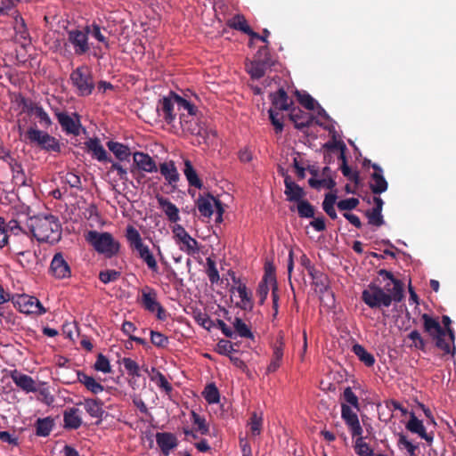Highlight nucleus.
<instances>
[{
    "instance_id": "4",
    "label": "nucleus",
    "mask_w": 456,
    "mask_h": 456,
    "mask_svg": "<svg viewBox=\"0 0 456 456\" xmlns=\"http://www.w3.org/2000/svg\"><path fill=\"white\" fill-rule=\"evenodd\" d=\"M125 237L131 250L137 253L138 257L146 264L147 267L152 273H158L159 265L157 260L149 246L143 242L138 230L133 225H127L126 228Z\"/></svg>"
},
{
    "instance_id": "25",
    "label": "nucleus",
    "mask_w": 456,
    "mask_h": 456,
    "mask_svg": "<svg viewBox=\"0 0 456 456\" xmlns=\"http://www.w3.org/2000/svg\"><path fill=\"white\" fill-rule=\"evenodd\" d=\"M55 116L63 131L67 134L77 135L79 134V120H74L69 114L61 111H55Z\"/></svg>"
},
{
    "instance_id": "16",
    "label": "nucleus",
    "mask_w": 456,
    "mask_h": 456,
    "mask_svg": "<svg viewBox=\"0 0 456 456\" xmlns=\"http://www.w3.org/2000/svg\"><path fill=\"white\" fill-rule=\"evenodd\" d=\"M17 304L21 313L42 314L46 312L40 301L34 297L23 295L18 298Z\"/></svg>"
},
{
    "instance_id": "60",
    "label": "nucleus",
    "mask_w": 456,
    "mask_h": 456,
    "mask_svg": "<svg viewBox=\"0 0 456 456\" xmlns=\"http://www.w3.org/2000/svg\"><path fill=\"white\" fill-rule=\"evenodd\" d=\"M195 321L198 324H200L204 329L210 330L213 327L216 326V323L206 313H198L195 315Z\"/></svg>"
},
{
    "instance_id": "63",
    "label": "nucleus",
    "mask_w": 456,
    "mask_h": 456,
    "mask_svg": "<svg viewBox=\"0 0 456 456\" xmlns=\"http://www.w3.org/2000/svg\"><path fill=\"white\" fill-rule=\"evenodd\" d=\"M120 276V273L116 270H104L100 272L99 280L104 283H110L117 281Z\"/></svg>"
},
{
    "instance_id": "11",
    "label": "nucleus",
    "mask_w": 456,
    "mask_h": 456,
    "mask_svg": "<svg viewBox=\"0 0 456 456\" xmlns=\"http://www.w3.org/2000/svg\"><path fill=\"white\" fill-rule=\"evenodd\" d=\"M67 42L72 46L74 53L77 56L84 55L90 49L88 35L85 28L68 30Z\"/></svg>"
},
{
    "instance_id": "12",
    "label": "nucleus",
    "mask_w": 456,
    "mask_h": 456,
    "mask_svg": "<svg viewBox=\"0 0 456 456\" xmlns=\"http://www.w3.org/2000/svg\"><path fill=\"white\" fill-rule=\"evenodd\" d=\"M284 347V335L281 331L279 332L275 342L272 346L273 354L270 363L266 369V374L273 373L281 367L283 359Z\"/></svg>"
},
{
    "instance_id": "39",
    "label": "nucleus",
    "mask_w": 456,
    "mask_h": 456,
    "mask_svg": "<svg viewBox=\"0 0 456 456\" xmlns=\"http://www.w3.org/2000/svg\"><path fill=\"white\" fill-rule=\"evenodd\" d=\"M53 428V420L47 417L38 419L36 422V434L39 436H47Z\"/></svg>"
},
{
    "instance_id": "19",
    "label": "nucleus",
    "mask_w": 456,
    "mask_h": 456,
    "mask_svg": "<svg viewBox=\"0 0 456 456\" xmlns=\"http://www.w3.org/2000/svg\"><path fill=\"white\" fill-rule=\"evenodd\" d=\"M221 202L218 199L215 198L210 193L206 195H200L196 200L197 208L201 216L211 217L216 208V203Z\"/></svg>"
},
{
    "instance_id": "6",
    "label": "nucleus",
    "mask_w": 456,
    "mask_h": 456,
    "mask_svg": "<svg viewBox=\"0 0 456 456\" xmlns=\"http://www.w3.org/2000/svg\"><path fill=\"white\" fill-rule=\"evenodd\" d=\"M25 139L41 150L52 152L61 151L60 142L48 133L39 130L37 126H32L26 131Z\"/></svg>"
},
{
    "instance_id": "1",
    "label": "nucleus",
    "mask_w": 456,
    "mask_h": 456,
    "mask_svg": "<svg viewBox=\"0 0 456 456\" xmlns=\"http://www.w3.org/2000/svg\"><path fill=\"white\" fill-rule=\"evenodd\" d=\"M421 319L423 320L424 331L435 341L436 346L443 351L444 354L453 355L456 350L454 345L455 332L451 327V318L447 315H443L442 323L444 328L428 314H423Z\"/></svg>"
},
{
    "instance_id": "61",
    "label": "nucleus",
    "mask_w": 456,
    "mask_h": 456,
    "mask_svg": "<svg viewBox=\"0 0 456 456\" xmlns=\"http://www.w3.org/2000/svg\"><path fill=\"white\" fill-rule=\"evenodd\" d=\"M360 201L357 198H349L341 200L337 203V207L341 211H350L359 205Z\"/></svg>"
},
{
    "instance_id": "28",
    "label": "nucleus",
    "mask_w": 456,
    "mask_h": 456,
    "mask_svg": "<svg viewBox=\"0 0 456 456\" xmlns=\"http://www.w3.org/2000/svg\"><path fill=\"white\" fill-rule=\"evenodd\" d=\"M270 98L276 110H288L293 103L283 88H280L277 92L271 94Z\"/></svg>"
},
{
    "instance_id": "56",
    "label": "nucleus",
    "mask_w": 456,
    "mask_h": 456,
    "mask_svg": "<svg viewBox=\"0 0 456 456\" xmlns=\"http://www.w3.org/2000/svg\"><path fill=\"white\" fill-rule=\"evenodd\" d=\"M122 362L129 376L139 377L141 375L140 367L135 361L131 358L125 357L122 359Z\"/></svg>"
},
{
    "instance_id": "8",
    "label": "nucleus",
    "mask_w": 456,
    "mask_h": 456,
    "mask_svg": "<svg viewBox=\"0 0 456 456\" xmlns=\"http://www.w3.org/2000/svg\"><path fill=\"white\" fill-rule=\"evenodd\" d=\"M139 303L146 311L150 313L157 312V318L159 320L164 321L166 319V310L158 301V294L153 288L145 286L141 290Z\"/></svg>"
},
{
    "instance_id": "7",
    "label": "nucleus",
    "mask_w": 456,
    "mask_h": 456,
    "mask_svg": "<svg viewBox=\"0 0 456 456\" xmlns=\"http://www.w3.org/2000/svg\"><path fill=\"white\" fill-rule=\"evenodd\" d=\"M70 80L80 96H88L94 89L91 71L86 66H80L74 69L70 74Z\"/></svg>"
},
{
    "instance_id": "59",
    "label": "nucleus",
    "mask_w": 456,
    "mask_h": 456,
    "mask_svg": "<svg viewBox=\"0 0 456 456\" xmlns=\"http://www.w3.org/2000/svg\"><path fill=\"white\" fill-rule=\"evenodd\" d=\"M341 417L346 425L359 419L357 414L346 403L341 404Z\"/></svg>"
},
{
    "instance_id": "15",
    "label": "nucleus",
    "mask_w": 456,
    "mask_h": 456,
    "mask_svg": "<svg viewBox=\"0 0 456 456\" xmlns=\"http://www.w3.org/2000/svg\"><path fill=\"white\" fill-rule=\"evenodd\" d=\"M156 443L164 456H168L172 450L177 447L178 440L175 435L170 432H158L155 435Z\"/></svg>"
},
{
    "instance_id": "20",
    "label": "nucleus",
    "mask_w": 456,
    "mask_h": 456,
    "mask_svg": "<svg viewBox=\"0 0 456 456\" xmlns=\"http://www.w3.org/2000/svg\"><path fill=\"white\" fill-rule=\"evenodd\" d=\"M230 274L232 275L233 282L238 284L237 288L232 289V291L236 289L239 297H240V303L238 304V305L243 310H251L253 308L251 293L248 291L246 285L240 281L233 272H232Z\"/></svg>"
},
{
    "instance_id": "58",
    "label": "nucleus",
    "mask_w": 456,
    "mask_h": 456,
    "mask_svg": "<svg viewBox=\"0 0 456 456\" xmlns=\"http://www.w3.org/2000/svg\"><path fill=\"white\" fill-rule=\"evenodd\" d=\"M366 216L368 218L369 224L371 225L379 227L384 224V218L381 211L372 208L371 210H368L366 212Z\"/></svg>"
},
{
    "instance_id": "44",
    "label": "nucleus",
    "mask_w": 456,
    "mask_h": 456,
    "mask_svg": "<svg viewBox=\"0 0 456 456\" xmlns=\"http://www.w3.org/2000/svg\"><path fill=\"white\" fill-rule=\"evenodd\" d=\"M202 394L209 404L217 403L220 400L219 390L214 383L207 385Z\"/></svg>"
},
{
    "instance_id": "33",
    "label": "nucleus",
    "mask_w": 456,
    "mask_h": 456,
    "mask_svg": "<svg viewBox=\"0 0 456 456\" xmlns=\"http://www.w3.org/2000/svg\"><path fill=\"white\" fill-rule=\"evenodd\" d=\"M159 171L170 185H175L179 181V174L173 161L161 163Z\"/></svg>"
},
{
    "instance_id": "52",
    "label": "nucleus",
    "mask_w": 456,
    "mask_h": 456,
    "mask_svg": "<svg viewBox=\"0 0 456 456\" xmlns=\"http://www.w3.org/2000/svg\"><path fill=\"white\" fill-rule=\"evenodd\" d=\"M354 450L359 456H373V451L368 444L363 442L362 437H358L355 441Z\"/></svg>"
},
{
    "instance_id": "41",
    "label": "nucleus",
    "mask_w": 456,
    "mask_h": 456,
    "mask_svg": "<svg viewBox=\"0 0 456 456\" xmlns=\"http://www.w3.org/2000/svg\"><path fill=\"white\" fill-rule=\"evenodd\" d=\"M174 98L175 101H176L178 110L187 111V114H185L186 117H196L198 110L194 104L181 97L180 95H175Z\"/></svg>"
},
{
    "instance_id": "26",
    "label": "nucleus",
    "mask_w": 456,
    "mask_h": 456,
    "mask_svg": "<svg viewBox=\"0 0 456 456\" xmlns=\"http://www.w3.org/2000/svg\"><path fill=\"white\" fill-rule=\"evenodd\" d=\"M269 62H265L261 59H254L246 63V69L252 79H259L265 75L267 69H271Z\"/></svg>"
},
{
    "instance_id": "50",
    "label": "nucleus",
    "mask_w": 456,
    "mask_h": 456,
    "mask_svg": "<svg viewBox=\"0 0 456 456\" xmlns=\"http://www.w3.org/2000/svg\"><path fill=\"white\" fill-rule=\"evenodd\" d=\"M308 274L311 276L314 285L320 287L321 289H327L328 278L323 273L314 268L312 272L308 273Z\"/></svg>"
},
{
    "instance_id": "13",
    "label": "nucleus",
    "mask_w": 456,
    "mask_h": 456,
    "mask_svg": "<svg viewBox=\"0 0 456 456\" xmlns=\"http://www.w3.org/2000/svg\"><path fill=\"white\" fill-rule=\"evenodd\" d=\"M175 95L177 94L171 92L168 96L160 99L157 105V111L168 125L172 124L175 119L174 109L175 105H176V101H175Z\"/></svg>"
},
{
    "instance_id": "53",
    "label": "nucleus",
    "mask_w": 456,
    "mask_h": 456,
    "mask_svg": "<svg viewBox=\"0 0 456 456\" xmlns=\"http://www.w3.org/2000/svg\"><path fill=\"white\" fill-rule=\"evenodd\" d=\"M229 26L244 33L250 31V27L248 25L246 19L242 15L234 16L229 22Z\"/></svg>"
},
{
    "instance_id": "46",
    "label": "nucleus",
    "mask_w": 456,
    "mask_h": 456,
    "mask_svg": "<svg viewBox=\"0 0 456 456\" xmlns=\"http://www.w3.org/2000/svg\"><path fill=\"white\" fill-rule=\"evenodd\" d=\"M12 172V179L17 185L25 186L27 184V179L21 165L18 162H14L11 165Z\"/></svg>"
},
{
    "instance_id": "9",
    "label": "nucleus",
    "mask_w": 456,
    "mask_h": 456,
    "mask_svg": "<svg viewBox=\"0 0 456 456\" xmlns=\"http://www.w3.org/2000/svg\"><path fill=\"white\" fill-rule=\"evenodd\" d=\"M180 124L183 131L190 132L202 138L207 142L210 137H216V132L208 128L205 125L200 123L196 117H186L184 113L180 114Z\"/></svg>"
},
{
    "instance_id": "21",
    "label": "nucleus",
    "mask_w": 456,
    "mask_h": 456,
    "mask_svg": "<svg viewBox=\"0 0 456 456\" xmlns=\"http://www.w3.org/2000/svg\"><path fill=\"white\" fill-rule=\"evenodd\" d=\"M85 144L87 151L91 152L94 159L101 162H112V159L108 156L98 138H90Z\"/></svg>"
},
{
    "instance_id": "10",
    "label": "nucleus",
    "mask_w": 456,
    "mask_h": 456,
    "mask_svg": "<svg viewBox=\"0 0 456 456\" xmlns=\"http://www.w3.org/2000/svg\"><path fill=\"white\" fill-rule=\"evenodd\" d=\"M277 284L276 275H275V268L270 263H266L265 265V273L258 284V288L256 289V295L259 297V304L264 305L270 289L273 291V288Z\"/></svg>"
},
{
    "instance_id": "49",
    "label": "nucleus",
    "mask_w": 456,
    "mask_h": 456,
    "mask_svg": "<svg viewBox=\"0 0 456 456\" xmlns=\"http://www.w3.org/2000/svg\"><path fill=\"white\" fill-rule=\"evenodd\" d=\"M13 28L15 30L16 35H19L20 38L25 40L28 38L29 34L25 24V20L21 16L18 14L14 18Z\"/></svg>"
},
{
    "instance_id": "37",
    "label": "nucleus",
    "mask_w": 456,
    "mask_h": 456,
    "mask_svg": "<svg viewBox=\"0 0 456 456\" xmlns=\"http://www.w3.org/2000/svg\"><path fill=\"white\" fill-rule=\"evenodd\" d=\"M86 33L88 36L93 37L95 38L98 42L103 44L105 48H110V42L107 37L103 34V31H106L105 28H102L100 27L99 24L94 22L90 25H86L85 27Z\"/></svg>"
},
{
    "instance_id": "2",
    "label": "nucleus",
    "mask_w": 456,
    "mask_h": 456,
    "mask_svg": "<svg viewBox=\"0 0 456 456\" xmlns=\"http://www.w3.org/2000/svg\"><path fill=\"white\" fill-rule=\"evenodd\" d=\"M403 298L404 293H402L398 283L395 284V288H390L389 283L382 288L374 281L362 292V302L371 309L388 308L393 303H400Z\"/></svg>"
},
{
    "instance_id": "32",
    "label": "nucleus",
    "mask_w": 456,
    "mask_h": 456,
    "mask_svg": "<svg viewBox=\"0 0 456 456\" xmlns=\"http://www.w3.org/2000/svg\"><path fill=\"white\" fill-rule=\"evenodd\" d=\"M107 147L119 161H130L131 151L128 146L118 142L109 141Z\"/></svg>"
},
{
    "instance_id": "3",
    "label": "nucleus",
    "mask_w": 456,
    "mask_h": 456,
    "mask_svg": "<svg viewBox=\"0 0 456 456\" xmlns=\"http://www.w3.org/2000/svg\"><path fill=\"white\" fill-rule=\"evenodd\" d=\"M26 227L38 241L54 243L61 237V226L53 215L37 216L27 220Z\"/></svg>"
},
{
    "instance_id": "42",
    "label": "nucleus",
    "mask_w": 456,
    "mask_h": 456,
    "mask_svg": "<svg viewBox=\"0 0 456 456\" xmlns=\"http://www.w3.org/2000/svg\"><path fill=\"white\" fill-rule=\"evenodd\" d=\"M337 200V195L334 193H327L322 202V208L325 213L333 220L338 218L334 205Z\"/></svg>"
},
{
    "instance_id": "18",
    "label": "nucleus",
    "mask_w": 456,
    "mask_h": 456,
    "mask_svg": "<svg viewBox=\"0 0 456 456\" xmlns=\"http://www.w3.org/2000/svg\"><path fill=\"white\" fill-rule=\"evenodd\" d=\"M286 199L290 202H299L304 200L305 192L302 187L292 181L289 175H284Z\"/></svg>"
},
{
    "instance_id": "14",
    "label": "nucleus",
    "mask_w": 456,
    "mask_h": 456,
    "mask_svg": "<svg viewBox=\"0 0 456 456\" xmlns=\"http://www.w3.org/2000/svg\"><path fill=\"white\" fill-rule=\"evenodd\" d=\"M50 272L57 279H65L70 277V267L67 261L64 259L63 254L61 252L54 254L50 265Z\"/></svg>"
},
{
    "instance_id": "43",
    "label": "nucleus",
    "mask_w": 456,
    "mask_h": 456,
    "mask_svg": "<svg viewBox=\"0 0 456 456\" xmlns=\"http://www.w3.org/2000/svg\"><path fill=\"white\" fill-rule=\"evenodd\" d=\"M180 242L183 244V246L180 247V249L186 252L190 256L198 253L200 250L198 241L190 234H183V240Z\"/></svg>"
},
{
    "instance_id": "47",
    "label": "nucleus",
    "mask_w": 456,
    "mask_h": 456,
    "mask_svg": "<svg viewBox=\"0 0 456 456\" xmlns=\"http://www.w3.org/2000/svg\"><path fill=\"white\" fill-rule=\"evenodd\" d=\"M297 209L298 216L302 218H313L314 216V206L305 200L297 202Z\"/></svg>"
},
{
    "instance_id": "40",
    "label": "nucleus",
    "mask_w": 456,
    "mask_h": 456,
    "mask_svg": "<svg viewBox=\"0 0 456 456\" xmlns=\"http://www.w3.org/2000/svg\"><path fill=\"white\" fill-rule=\"evenodd\" d=\"M1 229L4 231V233L8 238V232L10 231L14 235L23 233L27 239H29L28 232L20 225V222L16 219H12L8 223L4 221V227Z\"/></svg>"
},
{
    "instance_id": "35",
    "label": "nucleus",
    "mask_w": 456,
    "mask_h": 456,
    "mask_svg": "<svg viewBox=\"0 0 456 456\" xmlns=\"http://www.w3.org/2000/svg\"><path fill=\"white\" fill-rule=\"evenodd\" d=\"M83 404L85 410L91 417L102 419L104 410L103 402L101 399H85Z\"/></svg>"
},
{
    "instance_id": "45",
    "label": "nucleus",
    "mask_w": 456,
    "mask_h": 456,
    "mask_svg": "<svg viewBox=\"0 0 456 456\" xmlns=\"http://www.w3.org/2000/svg\"><path fill=\"white\" fill-rule=\"evenodd\" d=\"M248 426L252 436H259L263 428L262 414L258 415L256 411L252 412L248 421Z\"/></svg>"
},
{
    "instance_id": "31",
    "label": "nucleus",
    "mask_w": 456,
    "mask_h": 456,
    "mask_svg": "<svg viewBox=\"0 0 456 456\" xmlns=\"http://www.w3.org/2000/svg\"><path fill=\"white\" fill-rule=\"evenodd\" d=\"M406 428L415 434H418L421 438L427 442L433 441V436L426 432V428L421 420H419L414 413L411 414V418L406 424Z\"/></svg>"
},
{
    "instance_id": "24",
    "label": "nucleus",
    "mask_w": 456,
    "mask_h": 456,
    "mask_svg": "<svg viewBox=\"0 0 456 456\" xmlns=\"http://www.w3.org/2000/svg\"><path fill=\"white\" fill-rule=\"evenodd\" d=\"M13 383L26 393H34L37 391L36 381L28 375L14 371L12 374Z\"/></svg>"
},
{
    "instance_id": "36",
    "label": "nucleus",
    "mask_w": 456,
    "mask_h": 456,
    "mask_svg": "<svg viewBox=\"0 0 456 456\" xmlns=\"http://www.w3.org/2000/svg\"><path fill=\"white\" fill-rule=\"evenodd\" d=\"M183 174L190 186H193L198 189H201L203 187L202 181L200 179L195 168L189 159L184 160Z\"/></svg>"
},
{
    "instance_id": "29",
    "label": "nucleus",
    "mask_w": 456,
    "mask_h": 456,
    "mask_svg": "<svg viewBox=\"0 0 456 456\" xmlns=\"http://www.w3.org/2000/svg\"><path fill=\"white\" fill-rule=\"evenodd\" d=\"M79 413V409L75 407L66 410L63 413L64 428L74 430L79 428L82 425V419Z\"/></svg>"
},
{
    "instance_id": "5",
    "label": "nucleus",
    "mask_w": 456,
    "mask_h": 456,
    "mask_svg": "<svg viewBox=\"0 0 456 456\" xmlns=\"http://www.w3.org/2000/svg\"><path fill=\"white\" fill-rule=\"evenodd\" d=\"M86 240L94 247L95 251L104 255L107 258L117 256L120 250L119 241L107 232L90 231L86 235Z\"/></svg>"
},
{
    "instance_id": "62",
    "label": "nucleus",
    "mask_w": 456,
    "mask_h": 456,
    "mask_svg": "<svg viewBox=\"0 0 456 456\" xmlns=\"http://www.w3.org/2000/svg\"><path fill=\"white\" fill-rule=\"evenodd\" d=\"M340 170L345 177H346L349 181L358 184L360 182V175L358 171H352L348 167L347 163H342L340 166Z\"/></svg>"
},
{
    "instance_id": "34",
    "label": "nucleus",
    "mask_w": 456,
    "mask_h": 456,
    "mask_svg": "<svg viewBox=\"0 0 456 456\" xmlns=\"http://www.w3.org/2000/svg\"><path fill=\"white\" fill-rule=\"evenodd\" d=\"M77 375L78 382L83 384L91 393L97 395L104 390V387L100 382H97L93 377L88 376L80 370L77 371Z\"/></svg>"
},
{
    "instance_id": "22",
    "label": "nucleus",
    "mask_w": 456,
    "mask_h": 456,
    "mask_svg": "<svg viewBox=\"0 0 456 456\" xmlns=\"http://www.w3.org/2000/svg\"><path fill=\"white\" fill-rule=\"evenodd\" d=\"M289 119L294 123L297 129L302 130L305 127H309L314 120V117L302 110L299 108H292L289 112Z\"/></svg>"
},
{
    "instance_id": "17",
    "label": "nucleus",
    "mask_w": 456,
    "mask_h": 456,
    "mask_svg": "<svg viewBox=\"0 0 456 456\" xmlns=\"http://www.w3.org/2000/svg\"><path fill=\"white\" fill-rule=\"evenodd\" d=\"M134 165L132 167L146 173H155L158 167L155 160L147 153L136 151L133 154Z\"/></svg>"
},
{
    "instance_id": "54",
    "label": "nucleus",
    "mask_w": 456,
    "mask_h": 456,
    "mask_svg": "<svg viewBox=\"0 0 456 456\" xmlns=\"http://www.w3.org/2000/svg\"><path fill=\"white\" fill-rule=\"evenodd\" d=\"M235 331L241 337L250 338H253V334L248 325L240 319L235 318L233 322Z\"/></svg>"
},
{
    "instance_id": "57",
    "label": "nucleus",
    "mask_w": 456,
    "mask_h": 456,
    "mask_svg": "<svg viewBox=\"0 0 456 456\" xmlns=\"http://www.w3.org/2000/svg\"><path fill=\"white\" fill-rule=\"evenodd\" d=\"M191 419L193 424L197 426V431H199L201 435H207L208 433L209 428L208 425L206 423L205 418L192 411Z\"/></svg>"
},
{
    "instance_id": "23",
    "label": "nucleus",
    "mask_w": 456,
    "mask_h": 456,
    "mask_svg": "<svg viewBox=\"0 0 456 456\" xmlns=\"http://www.w3.org/2000/svg\"><path fill=\"white\" fill-rule=\"evenodd\" d=\"M374 169L371 175L372 183L370 184V190L374 194H380L387 190V182L383 176L382 168L376 163L371 165Z\"/></svg>"
},
{
    "instance_id": "64",
    "label": "nucleus",
    "mask_w": 456,
    "mask_h": 456,
    "mask_svg": "<svg viewBox=\"0 0 456 456\" xmlns=\"http://www.w3.org/2000/svg\"><path fill=\"white\" fill-rule=\"evenodd\" d=\"M63 181L67 184H69L71 188H75V189H77V190H81L82 189V183H81L80 176L77 175V174L73 173V172H68L63 176Z\"/></svg>"
},
{
    "instance_id": "30",
    "label": "nucleus",
    "mask_w": 456,
    "mask_h": 456,
    "mask_svg": "<svg viewBox=\"0 0 456 456\" xmlns=\"http://www.w3.org/2000/svg\"><path fill=\"white\" fill-rule=\"evenodd\" d=\"M157 200L170 222L176 223L180 219L178 208L167 198L158 196Z\"/></svg>"
},
{
    "instance_id": "51",
    "label": "nucleus",
    "mask_w": 456,
    "mask_h": 456,
    "mask_svg": "<svg viewBox=\"0 0 456 456\" xmlns=\"http://www.w3.org/2000/svg\"><path fill=\"white\" fill-rule=\"evenodd\" d=\"M207 270L206 273L208 274V277L209 279V281L214 284L217 283L220 280L219 273L216 265V262L211 258H207Z\"/></svg>"
},
{
    "instance_id": "38",
    "label": "nucleus",
    "mask_w": 456,
    "mask_h": 456,
    "mask_svg": "<svg viewBox=\"0 0 456 456\" xmlns=\"http://www.w3.org/2000/svg\"><path fill=\"white\" fill-rule=\"evenodd\" d=\"M352 352L363 362L367 367H371L375 363V358L372 354L369 353L362 345L354 344Z\"/></svg>"
},
{
    "instance_id": "55",
    "label": "nucleus",
    "mask_w": 456,
    "mask_h": 456,
    "mask_svg": "<svg viewBox=\"0 0 456 456\" xmlns=\"http://www.w3.org/2000/svg\"><path fill=\"white\" fill-rule=\"evenodd\" d=\"M94 368L97 371H101L103 373H110L111 372L110 361L102 354H98L97 359L94 362Z\"/></svg>"
},
{
    "instance_id": "48",
    "label": "nucleus",
    "mask_w": 456,
    "mask_h": 456,
    "mask_svg": "<svg viewBox=\"0 0 456 456\" xmlns=\"http://www.w3.org/2000/svg\"><path fill=\"white\" fill-rule=\"evenodd\" d=\"M296 96L298 102L308 110H314L317 102L305 92L296 91Z\"/></svg>"
},
{
    "instance_id": "27",
    "label": "nucleus",
    "mask_w": 456,
    "mask_h": 456,
    "mask_svg": "<svg viewBox=\"0 0 456 456\" xmlns=\"http://www.w3.org/2000/svg\"><path fill=\"white\" fill-rule=\"evenodd\" d=\"M24 105L29 115H34L38 118V122L43 128L48 129L52 126V120L49 115L41 106L34 102H29V104L25 103Z\"/></svg>"
}]
</instances>
